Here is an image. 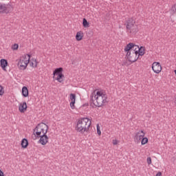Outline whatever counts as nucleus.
<instances>
[{"label": "nucleus", "instance_id": "f257e3e1", "mask_svg": "<svg viewBox=\"0 0 176 176\" xmlns=\"http://www.w3.org/2000/svg\"><path fill=\"white\" fill-rule=\"evenodd\" d=\"M107 99L108 96L105 94L104 91L95 90L90 95L89 102L91 104V107L94 105L95 107L100 108L108 102V101H107Z\"/></svg>", "mask_w": 176, "mask_h": 176}, {"label": "nucleus", "instance_id": "f03ea898", "mask_svg": "<svg viewBox=\"0 0 176 176\" xmlns=\"http://www.w3.org/2000/svg\"><path fill=\"white\" fill-rule=\"evenodd\" d=\"M90 126H91V121L89 120L87 118H80L76 126V130L78 133H81L83 134L85 131L87 133L89 131V129H90Z\"/></svg>", "mask_w": 176, "mask_h": 176}, {"label": "nucleus", "instance_id": "7ed1b4c3", "mask_svg": "<svg viewBox=\"0 0 176 176\" xmlns=\"http://www.w3.org/2000/svg\"><path fill=\"white\" fill-rule=\"evenodd\" d=\"M49 130V126L47 124L41 122L34 129L35 134L37 137H41V135H45L47 134V131Z\"/></svg>", "mask_w": 176, "mask_h": 176}, {"label": "nucleus", "instance_id": "20e7f679", "mask_svg": "<svg viewBox=\"0 0 176 176\" xmlns=\"http://www.w3.org/2000/svg\"><path fill=\"white\" fill-rule=\"evenodd\" d=\"M30 59H31L30 54H26L21 56L18 61L19 68L23 70L25 69V68H27V66L30 63Z\"/></svg>", "mask_w": 176, "mask_h": 176}, {"label": "nucleus", "instance_id": "39448f33", "mask_svg": "<svg viewBox=\"0 0 176 176\" xmlns=\"http://www.w3.org/2000/svg\"><path fill=\"white\" fill-rule=\"evenodd\" d=\"M126 57L128 58V60L130 61V63H135V61H137L138 60V58H140L137 52H131L129 51H126Z\"/></svg>", "mask_w": 176, "mask_h": 176}, {"label": "nucleus", "instance_id": "423d86ee", "mask_svg": "<svg viewBox=\"0 0 176 176\" xmlns=\"http://www.w3.org/2000/svg\"><path fill=\"white\" fill-rule=\"evenodd\" d=\"M9 5H10V3L6 4L0 3V13H1L2 14H8V13H10V10H12V7H9Z\"/></svg>", "mask_w": 176, "mask_h": 176}, {"label": "nucleus", "instance_id": "0eeeda50", "mask_svg": "<svg viewBox=\"0 0 176 176\" xmlns=\"http://www.w3.org/2000/svg\"><path fill=\"white\" fill-rule=\"evenodd\" d=\"M140 47L138 45H135V44L133 43H129L124 48V52H131L134 53L138 51Z\"/></svg>", "mask_w": 176, "mask_h": 176}, {"label": "nucleus", "instance_id": "6e6552de", "mask_svg": "<svg viewBox=\"0 0 176 176\" xmlns=\"http://www.w3.org/2000/svg\"><path fill=\"white\" fill-rule=\"evenodd\" d=\"M126 30L131 33L136 34V32H138V26L135 23H128L126 24Z\"/></svg>", "mask_w": 176, "mask_h": 176}, {"label": "nucleus", "instance_id": "1a4fd4ad", "mask_svg": "<svg viewBox=\"0 0 176 176\" xmlns=\"http://www.w3.org/2000/svg\"><path fill=\"white\" fill-rule=\"evenodd\" d=\"M152 69L155 74H160L162 72V65L159 62H153Z\"/></svg>", "mask_w": 176, "mask_h": 176}, {"label": "nucleus", "instance_id": "9d476101", "mask_svg": "<svg viewBox=\"0 0 176 176\" xmlns=\"http://www.w3.org/2000/svg\"><path fill=\"white\" fill-rule=\"evenodd\" d=\"M38 138H40L38 140V143L41 144V145H46L47 143L49 142V137L47 135H41V136H37Z\"/></svg>", "mask_w": 176, "mask_h": 176}, {"label": "nucleus", "instance_id": "9b49d317", "mask_svg": "<svg viewBox=\"0 0 176 176\" xmlns=\"http://www.w3.org/2000/svg\"><path fill=\"white\" fill-rule=\"evenodd\" d=\"M145 137V133H144V131H138L135 135V138H136L137 141H141Z\"/></svg>", "mask_w": 176, "mask_h": 176}, {"label": "nucleus", "instance_id": "f8f14e48", "mask_svg": "<svg viewBox=\"0 0 176 176\" xmlns=\"http://www.w3.org/2000/svg\"><path fill=\"white\" fill-rule=\"evenodd\" d=\"M19 112H21V113H24V112H25V111H27V102H23V103H20L19 104Z\"/></svg>", "mask_w": 176, "mask_h": 176}, {"label": "nucleus", "instance_id": "ddd939ff", "mask_svg": "<svg viewBox=\"0 0 176 176\" xmlns=\"http://www.w3.org/2000/svg\"><path fill=\"white\" fill-rule=\"evenodd\" d=\"M135 53L138 55V57H140V56H144L145 54V47H139L138 51H135Z\"/></svg>", "mask_w": 176, "mask_h": 176}, {"label": "nucleus", "instance_id": "4468645a", "mask_svg": "<svg viewBox=\"0 0 176 176\" xmlns=\"http://www.w3.org/2000/svg\"><path fill=\"white\" fill-rule=\"evenodd\" d=\"M63 71H64V69H63V67H58V68L55 69V70L53 72L54 78V76H56L57 75L63 74Z\"/></svg>", "mask_w": 176, "mask_h": 176}, {"label": "nucleus", "instance_id": "2eb2a0df", "mask_svg": "<svg viewBox=\"0 0 176 176\" xmlns=\"http://www.w3.org/2000/svg\"><path fill=\"white\" fill-rule=\"evenodd\" d=\"M0 64L2 69L6 71V66L8 65V60L6 59H1Z\"/></svg>", "mask_w": 176, "mask_h": 176}, {"label": "nucleus", "instance_id": "dca6fc26", "mask_svg": "<svg viewBox=\"0 0 176 176\" xmlns=\"http://www.w3.org/2000/svg\"><path fill=\"white\" fill-rule=\"evenodd\" d=\"M84 34L83 32L80 31L78 32L76 34V41H82L83 39Z\"/></svg>", "mask_w": 176, "mask_h": 176}, {"label": "nucleus", "instance_id": "f3484780", "mask_svg": "<svg viewBox=\"0 0 176 176\" xmlns=\"http://www.w3.org/2000/svg\"><path fill=\"white\" fill-rule=\"evenodd\" d=\"M28 145H29L28 140H27L26 138H23L21 140V146H22V148L25 149V148H28Z\"/></svg>", "mask_w": 176, "mask_h": 176}, {"label": "nucleus", "instance_id": "a211bd4d", "mask_svg": "<svg viewBox=\"0 0 176 176\" xmlns=\"http://www.w3.org/2000/svg\"><path fill=\"white\" fill-rule=\"evenodd\" d=\"M28 88H27V87H23L22 88V95L23 96V97H28Z\"/></svg>", "mask_w": 176, "mask_h": 176}, {"label": "nucleus", "instance_id": "6ab92c4d", "mask_svg": "<svg viewBox=\"0 0 176 176\" xmlns=\"http://www.w3.org/2000/svg\"><path fill=\"white\" fill-rule=\"evenodd\" d=\"M170 13L171 16H174V14H176V4L172 6L171 8L170 9Z\"/></svg>", "mask_w": 176, "mask_h": 176}, {"label": "nucleus", "instance_id": "aec40b11", "mask_svg": "<svg viewBox=\"0 0 176 176\" xmlns=\"http://www.w3.org/2000/svg\"><path fill=\"white\" fill-rule=\"evenodd\" d=\"M58 76L57 78H56V80H58V82H59V83H61V82H63V78H64V74H58L56 75Z\"/></svg>", "mask_w": 176, "mask_h": 176}, {"label": "nucleus", "instance_id": "412c9836", "mask_svg": "<svg viewBox=\"0 0 176 176\" xmlns=\"http://www.w3.org/2000/svg\"><path fill=\"white\" fill-rule=\"evenodd\" d=\"M30 66L33 68H36L38 67V62L36 59L33 60V61L30 63Z\"/></svg>", "mask_w": 176, "mask_h": 176}, {"label": "nucleus", "instance_id": "4be33fe9", "mask_svg": "<svg viewBox=\"0 0 176 176\" xmlns=\"http://www.w3.org/2000/svg\"><path fill=\"white\" fill-rule=\"evenodd\" d=\"M69 98L71 101H76V95L75 94H71Z\"/></svg>", "mask_w": 176, "mask_h": 176}, {"label": "nucleus", "instance_id": "5701e85b", "mask_svg": "<svg viewBox=\"0 0 176 176\" xmlns=\"http://www.w3.org/2000/svg\"><path fill=\"white\" fill-rule=\"evenodd\" d=\"M142 145H145V144H148V138H144L141 141Z\"/></svg>", "mask_w": 176, "mask_h": 176}, {"label": "nucleus", "instance_id": "b1692460", "mask_svg": "<svg viewBox=\"0 0 176 176\" xmlns=\"http://www.w3.org/2000/svg\"><path fill=\"white\" fill-rule=\"evenodd\" d=\"M5 91L3 90V87L0 85V96H3Z\"/></svg>", "mask_w": 176, "mask_h": 176}, {"label": "nucleus", "instance_id": "393cba45", "mask_svg": "<svg viewBox=\"0 0 176 176\" xmlns=\"http://www.w3.org/2000/svg\"><path fill=\"white\" fill-rule=\"evenodd\" d=\"M35 133H36V131H34V133L32 134L31 137H32V140H36L38 138V135Z\"/></svg>", "mask_w": 176, "mask_h": 176}, {"label": "nucleus", "instance_id": "a878e982", "mask_svg": "<svg viewBox=\"0 0 176 176\" xmlns=\"http://www.w3.org/2000/svg\"><path fill=\"white\" fill-rule=\"evenodd\" d=\"M12 50H17L19 49V44H14L12 47Z\"/></svg>", "mask_w": 176, "mask_h": 176}, {"label": "nucleus", "instance_id": "bb28decb", "mask_svg": "<svg viewBox=\"0 0 176 176\" xmlns=\"http://www.w3.org/2000/svg\"><path fill=\"white\" fill-rule=\"evenodd\" d=\"M126 23H135V21L133 18H128L126 19Z\"/></svg>", "mask_w": 176, "mask_h": 176}, {"label": "nucleus", "instance_id": "cd10ccee", "mask_svg": "<svg viewBox=\"0 0 176 176\" xmlns=\"http://www.w3.org/2000/svg\"><path fill=\"white\" fill-rule=\"evenodd\" d=\"M82 25L85 28H89L90 27V23H82Z\"/></svg>", "mask_w": 176, "mask_h": 176}, {"label": "nucleus", "instance_id": "c85d7f7f", "mask_svg": "<svg viewBox=\"0 0 176 176\" xmlns=\"http://www.w3.org/2000/svg\"><path fill=\"white\" fill-rule=\"evenodd\" d=\"M75 102L76 101H72L70 102V107H71L72 109H75Z\"/></svg>", "mask_w": 176, "mask_h": 176}, {"label": "nucleus", "instance_id": "c756f323", "mask_svg": "<svg viewBox=\"0 0 176 176\" xmlns=\"http://www.w3.org/2000/svg\"><path fill=\"white\" fill-rule=\"evenodd\" d=\"M97 133L98 135H101V130H100V125L97 124Z\"/></svg>", "mask_w": 176, "mask_h": 176}, {"label": "nucleus", "instance_id": "7c9ffc66", "mask_svg": "<svg viewBox=\"0 0 176 176\" xmlns=\"http://www.w3.org/2000/svg\"><path fill=\"white\" fill-rule=\"evenodd\" d=\"M147 164H152V158L151 157H147Z\"/></svg>", "mask_w": 176, "mask_h": 176}, {"label": "nucleus", "instance_id": "2f4dec72", "mask_svg": "<svg viewBox=\"0 0 176 176\" xmlns=\"http://www.w3.org/2000/svg\"><path fill=\"white\" fill-rule=\"evenodd\" d=\"M113 145H118V140H113Z\"/></svg>", "mask_w": 176, "mask_h": 176}, {"label": "nucleus", "instance_id": "473e14b6", "mask_svg": "<svg viewBox=\"0 0 176 176\" xmlns=\"http://www.w3.org/2000/svg\"><path fill=\"white\" fill-rule=\"evenodd\" d=\"M0 176H5V174H3V172L0 169Z\"/></svg>", "mask_w": 176, "mask_h": 176}, {"label": "nucleus", "instance_id": "72a5a7b5", "mask_svg": "<svg viewBox=\"0 0 176 176\" xmlns=\"http://www.w3.org/2000/svg\"><path fill=\"white\" fill-rule=\"evenodd\" d=\"M82 23H87V19H86V18H84L82 19Z\"/></svg>", "mask_w": 176, "mask_h": 176}, {"label": "nucleus", "instance_id": "f704fd0d", "mask_svg": "<svg viewBox=\"0 0 176 176\" xmlns=\"http://www.w3.org/2000/svg\"><path fill=\"white\" fill-rule=\"evenodd\" d=\"M155 176H162V173L161 172H158Z\"/></svg>", "mask_w": 176, "mask_h": 176}]
</instances>
